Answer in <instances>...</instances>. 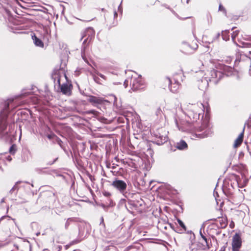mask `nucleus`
<instances>
[{"mask_svg":"<svg viewBox=\"0 0 251 251\" xmlns=\"http://www.w3.org/2000/svg\"><path fill=\"white\" fill-rule=\"evenodd\" d=\"M175 122L179 130L182 131L192 130L194 132L191 136V138L193 139H195L196 138H204L210 136L212 133L209 120L207 118L204 119L201 126L195 127L194 129H192V125L190 123L182 120H178L176 117H175Z\"/></svg>","mask_w":251,"mask_h":251,"instance_id":"f257e3e1","label":"nucleus"},{"mask_svg":"<svg viewBox=\"0 0 251 251\" xmlns=\"http://www.w3.org/2000/svg\"><path fill=\"white\" fill-rule=\"evenodd\" d=\"M12 101V100H8L0 104V138L5 139H11V136L14 133L12 130V125L9 126L8 131H7L9 105Z\"/></svg>","mask_w":251,"mask_h":251,"instance_id":"f03ea898","label":"nucleus"},{"mask_svg":"<svg viewBox=\"0 0 251 251\" xmlns=\"http://www.w3.org/2000/svg\"><path fill=\"white\" fill-rule=\"evenodd\" d=\"M204 75V77H202L201 80L199 81V88L202 91H204L208 88L209 82L216 84L222 78V73L217 72L214 69L208 70Z\"/></svg>","mask_w":251,"mask_h":251,"instance_id":"7ed1b4c3","label":"nucleus"},{"mask_svg":"<svg viewBox=\"0 0 251 251\" xmlns=\"http://www.w3.org/2000/svg\"><path fill=\"white\" fill-rule=\"evenodd\" d=\"M54 81L58 84L60 92L66 96H71L72 94V84L69 82L67 77L62 71H57L52 75Z\"/></svg>","mask_w":251,"mask_h":251,"instance_id":"20e7f679","label":"nucleus"},{"mask_svg":"<svg viewBox=\"0 0 251 251\" xmlns=\"http://www.w3.org/2000/svg\"><path fill=\"white\" fill-rule=\"evenodd\" d=\"M187 115L191 120L192 123L196 122L200 118V114L204 112V106L201 102L191 104L187 105Z\"/></svg>","mask_w":251,"mask_h":251,"instance_id":"39448f33","label":"nucleus"},{"mask_svg":"<svg viewBox=\"0 0 251 251\" xmlns=\"http://www.w3.org/2000/svg\"><path fill=\"white\" fill-rule=\"evenodd\" d=\"M94 36L95 31L93 28L90 27L86 28L84 31L81 32L80 41H81L83 40L81 46V54L82 58L84 60H85L84 58L85 50L92 39L94 38Z\"/></svg>","mask_w":251,"mask_h":251,"instance_id":"423d86ee","label":"nucleus"},{"mask_svg":"<svg viewBox=\"0 0 251 251\" xmlns=\"http://www.w3.org/2000/svg\"><path fill=\"white\" fill-rule=\"evenodd\" d=\"M168 131L164 128H160L154 130L151 135L155 138L154 142L158 145H161L168 141Z\"/></svg>","mask_w":251,"mask_h":251,"instance_id":"0eeeda50","label":"nucleus"},{"mask_svg":"<svg viewBox=\"0 0 251 251\" xmlns=\"http://www.w3.org/2000/svg\"><path fill=\"white\" fill-rule=\"evenodd\" d=\"M235 64H240L241 66L250 67L249 74L251 75V58L244 54L237 56L234 61Z\"/></svg>","mask_w":251,"mask_h":251,"instance_id":"6e6552de","label":"nucleus"},{"mask_svg":"<svg viewBox=\"0 0 251 251\" xmlns=\"http://www.w3.org/2000/svg\"><path fill=\"white\" fill-rule=\"evenodd\" d=\"M111 185L114 189L124 195L126 192V190L127 185L126 182L123 180L116 177L114 178Z\"/></svg>","mask_w":251,"mask_h":251,"instance_id":"1a4fd4ad","label":"nucleus"},{"mask_svg":"<svg viewBox=\"0 0 251 251\" xmlns=\"http://www.w3.org/2000/svg\"><path fill=\"white\" fill-rule=\"evenodd\" d=\"M130 86L133 91L140 90L143 88V82L141 76H133L130 78Z\"/></svg>","mask_w":251,"mask_h":251,"instance_id":"9d476101","label":"nucleus"},{"mask_svg":"<svg viewBox=\"0 0 251 251\" xmlns=\"http://www.w3.org/2000/svg\"><path fill=\"white\" fill-rule=\"evenodd\" d=\"M216 71L218 72H221L222 73V77L224 75H226V76H229L232 75L234 68L231 66H228L227 65H225L223 63L219 64L217 67H216ZM216 70V69H215Z\"/></svg>","mask_w":251,"mask_h":251,"instance_id":"9b49d317","label":"nucleus"},{"mask_svg":"<svg viewBox=\"0 0 251 251\" xmlns=\"http://www.w3.org/2000/svg\"><path fill=\"white\" fill-rule=\"evenodd\" d=\"M137 196V194L127 192H126L124 194L125 197L127 199V204L128 205L129 208L132 209V208H135L136 209L138 208L139 201L137 200H133L131 199L132 198H133L134 197Z\"/></svg>","mask_w":251,"mask_h":251,"instance_id":"f8f14e48","label":"nucleus"},{"mask_svg":"<svg viewBox=\"0 0 251 251\" xmlns=\"http://www.w3.org/2000/svg\"><path fill=\"white\" fill-rule=\"evenodd\" d=\"M232 246L233 251H239L241 246V239L240 235L237 233L233 237Z\"/></svg>","mask_w":251,"mask_h":251,"instance_id":"ddd939ff","label":"nucleus"},{"mask_svg":"<svg viewBox=\"0 0 251 251\" xmlns=\"http://www.w3.org/2000/svg\"><path fill=\"white\" fill-rule=\"evenodd\" d=\"M168 81L169 83V89L171 92L174 93H176L180 86V83L176 78H173V80L168 78Z\"/></svg>","mask_w":251,"mask_h":251,"instance_id":"4468645a","label":"nucleus"},{"mask_svg":"<svg viewBox=\"0 0 251 251\" xmlns=\"http://www.w3.org/2000/svg\"><path fill=\"white\" fill-rule=\"evenodd\" d=\"M177 221L179 225V226L181 227V228H176V229H175L174 227H173L171 226V227L172 228L174 229V230L179 233H183L184 231L186 230V227L184 225V224L183 223V222L180 220L179 219H177Z\"/></svg>","mask_w":251,"mask_h":251,"instance_id":"2eb2a0df","label":"nucleus"},{"mask_svg":"<svg viewBox=\"0 0 251 251\" xmlns=\"http://www.w3.org/2000/svg\"><path fill=\"white\" fill-rule=\"evenodd\" d=\"M88 101L95 104H100L102 102L101 98L93 96H90L88 99Z\"/></svg>","mask_w":251,"mask_h":251,"instance_id":"dca6fc26","label":"nucleus"},{"mask_svg":"<svg viewBox=\"0 0 251 251\" xmlns=\"http://www.w3.org/2000/svg\"><path fill=\"white\" fill-rule=\"evenodd\" d=\"M32 39L33 41L34 44L36 46L43 48L44 47V43L41 40L37 38L35 34L32 35Z\"/></svg>","mask_w":251,"mask_h":251,"instance_id":"f3484780","label":"nucleus"},{"mask_svg":"<svg viewBox=\"0 0 251 251\" xmlns=\"http://www.w3.org/2000/svg\"><path fill=\"white\" fill-rule=\"evenodd\" d=\"M244 129L243 131L239 134L238 138L235 140L234 146V147H237L239 146L243 142L244 137Z\"/></svg>","mask_w":251,"mask_h":251,"instance_id":"a211bd4d","label":"nucleus"},{"mask_svg":"<svg viewBox=\"0 0 251 251\" xmlns=\"http://www.w3.org/2000/svg\"><path fill=\"white\" fill-rule=\"evenodd\" d=\"M76 222H77V219L76 218L71 217V218H68L66 220V222L65 223V225H64V228H65V230L68 229L69 227L72 224H73L74 223H75Z\"/></svg>","mask_w":251,"mask_h":251,"instance_id":"6ab92c4d","label":"nucleus"},{"mask_svg":"<svg viewBox=\"0 0 251 251\" xmlns=\"http://www.w3.org/2000/svg\"><path fill=\"white\" fill-rule=\"evenodd\" d=\"M176 147L177 149L180 150L186 149L188 147L187 143L184 140H181L177 143Z\"/></svg>","mask_w":251,"mask_h":251,"instance_id":"aec40b11","label":"nucleus"},{"mask_svg":"<svg viewBox=\"0 0 251 251\" xmlns=\"http://www.w3.org/2000/svg\"><path fill=\"white\" fill-rule=\"evenodd\" d=\"M200 234L205 243V245H203V246L202 247V249H210V247L208 245L206 238L203 235V234L201 232V229H200Z\"/></svg>","mask_w":251,"mask_h":251,"instance_id":"412c9836","label":"nucleus"},{"mask_svg":"<svg viewBox=\"0 0 251 251\" xmlns=\"http://www.w3.org/2000/svg\"><path fill=\"white\" fill-rule=\"evenodd\" d=\"M20 183V181H17L16 184L14 185V186L11 188V189L9 191V193L11 194H12L13 193H14L15 195H16L18 190L19 188L17 186V185Z\"/></svg>","mask_w":251,"mask_h":251,"instance_id":"4be33fe9","label":"nucleus"},{"mask_svg":"<svg viewBox=\"0 0 251 251\" xmlns=\"http://www.w3.org/2000/svg\"><path fill=\"white\" fill-rule=\"evenodd\" d=\"M229 31L228 30H225L223 31L222 32V38L224 40L227 41L229 39Z\"/></svg>","mask_w":251,"mask_h":251,"instance_id":"5701e85b","label":"nucleus"},{"mask_svg":"<svg viewBox=\"0 0 251 251\" xmlns=\"http://www.w3.org/2000/svg\"><path fill=\"white\" fill-rule=\"evenodd\" d=\"M232 57L231 56H229L224 57V58L222 60V63H225L227 64H230L232 62Z\"/></svg>","mask_w":251,"mask_h":251,"instance_id":"b1692460","label":"nucleus"},{"mask_svg":"<svg viewBox=\"0 0 251 251\" xmlns=\"http://www.w3.org/2000/svg\"><path fill=\"white\" fill-rule=\"evenodd\" d=\"M240 44H237L240 47L242 48H250L251 47V43H245L244 42L239 41Z\"/></svg>","mask_w":251,"mask_h":251,"instance_id":"393cba45","label":"nucleus"},{"mask_svg":"<svg viewBox=\"0 0 251 251\" xmlns=\"http://www.w3.org/2000/svg\"><path fill=\"white\" fill-rule=\"evenodd\" d=\"M219 222L222 228H224L226 226L227 223L226 219L221 218L219 220Z\"/></svg>","mask_w":251,"mask_h":251,"instance_id":"a878e982","label":"nucleus"},{"mask_svg":"<svg viewBox=\"0 0 251 251\" xmlns=\"http://www.w3.org/2000/svg\"><path fill=\"white\" fill-rule=\"evenodd\" d=\"M16 150V145L13 144L10 147L9 151L11 154H14L15 153Z\"/></svg>","mask_w":251,"mask_h":251,"instance_id":"bb28decb","label":"nucleus"},{"mask_svg":"<svg viewBox=\"0 0 251 251\" xmlns=\"http://www.w3.org/2000/svg\"><path fill=\"white\" fill-rule=\"evenodd\" d=\"M82 239H83V238H81V236L80 229H79V234H78V239L72 241V244H77V243L80 242L81 241H82Z\"/></svg>","mask_w":251,"mask_h":251,"instance_id":"cd10ccee","label":"nucleus"},{"mask_svg":"<svg viewBox=\"0 0 251 251\" xmlns=\"http://www.w3.org/2000/svg\"><path fill=\"white\" fill-rule=\"evenodd\" d=\"M93 77L94 80L98 84H101L102 83L100 81V78L94 75H93Z\"/></svg>","mask_w":251,"mask_h":251,"instance_id":"c85d7f7f","label":"nucleus"},{"mask_svg":"<svg viewBox=\"0 0 251 251\" xmlns=\"http://www.w3.org/2000/svg\"><path fill=\"white\" fill-rule=\"evenodd\" d=\"M105 251H119L117 248L114 246H109Z\"/></svg>","mask_w":251,"mask_h":251,"instance_id":"c756f323","label":"nucleus"},{"mask_svg":"<svg viewBox=\"0 0 251 251\" xmlns=\"http://www.w3.org/2000/svg\"><path fill=\"white\" fill-rule=\"evenodd\" d=\"M239 33L238 30H236L233 32V33L231 35V38L233 40V41L234 42V40L235 39L236 37L237 36V35Z\"/></svg>","mask_w":251,"mask_h":251,"instance_id":"7c9ffc66","label":"nucleus"},{"mask_svg":"<svg viewBox=\"0 0 251 251\" xmlns=\"http://www.w3.org/2000/svg\"><path fill=\"white\" fill-rule=\"evenodd\" d=\"M5 217H8L9 218V219H11L12 220H13L14 221V222L15 223L16 226H17V224L15 222V219H13V218H12L10 216H7V215H4V216H2L0 218V222L2 220H3Z\"/></svg>","mask_w":251,"mask_h":251,"instance_id":"2f4dec72","label":"nucleus"},{"mask_svg":"<svg viewBox=\"0 0 251 251\" xmlns=\"http://www.w3.org/2000/svg\"><path fill=\"white\" fill-rule=\"evenodd\" d=\"M95 74L96 75H98L100 76L102 79H103L104 80L106 79V76L105 75H102L101 73H99L97 71H95Z\"/></svg>","mask_w":251,"mask_h":251,"instance_id":"473e14b6","label":"nucleus"},{"mask_svg":"<svg viewBox=\"0 0 251 251\" xmlns=\"http://www.w3.org/2000/svg\"><path fill=\"white\" fill-rule=\"evenodd\" d=\"M219 10L223 11L225 14H226V9L222 6V5L221 4H220L219 5Z\"/></svg>","mask_w":251,"mask_h":251,"instance_id":"72a5a7b5","label":"nucleus"},{"mask_svg":"<svg viewBox=\"0 0 251 251\" xmlns=\"http://www.w3.org/2000/svg\"><path fill=\"white\" fill-rule=\"evenodd\" d=\"M203 245H205V243L204 244H203V243H200L199 242V243H198V248L199 250H207V249H202V247L203 246Z\"/></svg>","mask_w":251,"mask_h":251,"instance_id":"f704fd0d","label":"nucleus"},{"mask_svg":"<svg viewBox=\"0 0 251 251\" xmlns=\"http://www.w3.org/2000/svg\"><path fill=\"white\" fill-rule=\"evenodd\" d=\"M96 111L95 110H90L86 112L87 114H95Z\"/></svg>","mask_w":251,"mask_h":251,"instance_id":"c9c22d12","label":"nucleus"},{"mask_svg":"<svg viewBox=\"0 0 251 251\" xmlns=\"http://www.w3.org/2000/svg\"><path fill=\"white\" fill-rule=\"evenodd\" d=\"M54 136V134H48L47 135V137L49 139H51Z\"/></svg>","mask_w":251,"mask_h":251,"instance_id":"e433bc0d","label":"nucleus"},{"mask_svg":"<svg viewBox=\"0 0 251 251\" xmlns=\"http://www.w3.org/2000/svg\"><path fill=\"white\" fill-rule=\"evenodd\" d=\"M124 85L125 86V88L127 87L128 85V80H126L124 83Z\"/></svg>","mask_w":251,"mask_h":251,"instance_id":"4c0bfd02","label":"nucleus"},{"mask_svg":"<svg viewBox=\"0 0 251 251\" xmlns=\"http://www.w3.org/2000/svg\"><path fill=\"white\" fill-rule=\"evenodd\" d=\"M57 158H55L52 162H50L48 163V164L50 165L53 164L57 160Z\"/></svg>","mask_w":251,"mask_h":251,"instance_id":"58836bf2","label":"nucleus"},{"mask_svg":"<svg viewBox=\"0 0 251 251\" xmlns=\"http://www.w3.org/2000/svg\"><path fill=\"white\" fill-rule=\"evenodd\" d=\"M35 171L38 173H40L41 172H42V169H40V168H36L35 169Z\"/></svg>","mask_w":251,"mask_h":251,"instance_id":"ea45409f","label":"nucleus"},{"mask_svg":"<svg viewBox=\"0 0 251 251\" xmlns=\"http://www.w3.org/2000/svg\"><path fill=\"white\" fill-rule=\"evenodd\" d=\"M101 206L103 208V209L105 210H106V209L107 208V206L105 205L104 204H101Z\"/></svg>","mask_w":251,"mask_h":251,"instance_id":"a19ab883","label":"nucleus"},{"mask_svg":"<svg viewBox=\"0 0 251 251\" xmlns=\"http://www.w3.org/2000/svg\"><path fill=\"white\" fill-rule=\"evenodd\" d=\"M161 111L160 109H158L156 112V114L158 115L161 113Z\"/></svg>","mask_w":251,"mask_h":251,"instance_id":"79ce46f5","label":"nucleus"},{"mask_svg":"<svg viewBox=\"0 0 251 251\" xmlns=\"http://www.w3.org/2000/svg\"><path fill=\"white\" fill-rule=\"evenodd\" d=\"M104 195L105 196H109L110 194L109 192H106Z\"/></svg>","mask_w":251,"mask_h":251,"instance_id":"37998d69","label":"nucleus"},{"mask_svg":"<svg viewBox=\"0 0 251 251\" xmlns=\"http://www.w3.org/2000/svg\"><path fill=\"white\" fill-rule=\"evenodd\" d=\"M117 15H118L116 11H115L114 12V17L115 18L117 16Z\"/></svg>","mask_w":251,"mask_h":251,"instance_id":"c03bdc74","label":"nucleus"},{"mask_svg":"<svg viewBox=\"0 0 251 251\" xmlns=\"http://www.w3.org/2000/svg\"><path fill=\"white\" fill-rule=\"evenodd\" d=\"M7 159H8L9 161H11V159H12V158H11V157L10 156H9L7 157Z\"/></svg>","mask_w":251,"mask_h":251,"instance_id":"a18cd8bd","label":"nucleus"},{"mask_svg":"<svg viewBox=\"0 0 251 251\" xmlns=\"http://www.w3.org/2000/svg\"><path fill=\"white\" fill-rule=\"evenodd\" d=\"M129 247H128V248H126L124 250V251H129Z\"/></svg>","mask_w":251,"mask_h":251,"instance_id":"49530a36","label":"nucleus"},{"mask_svg":"<svg viewBox=\"0 0 251 251\" xmlns=\"http://www.w3.org/2000/svg\"><path fill=\"white\" fill-rule=\"evenodd\" d=\"M4 198H3L1 200V202H4Z\"/></svg>","mask_w":251,"mask_h":251,"instance_id":"de8ad7c7","label":"nucleus"},{"mask_svg":"<svg viewBox=\"0 0 251 251\" xmlns=\"http://www.w3.org/2000/svg\"><path fill=\"white\" fill-rule=\"evenodd\" d=\"M9 206H8L7 207V208H6V212H7V213L8 212V210H9Z\"/></svg>","mask_w":251,"mask_h":251,"instance_id":"09e8293b","label":"nucleus"},{"mask_svg":"<svg viewBox=\"0 0 251 251\" xmlns=\"http://www.w3.org/2000/svg\"><path fill=\"white\" fill-rule=\"evenodd\" d=\"M210 220H211V221H216V219L214 218V219H211Z\"/></svg>","mask_w":251,"mask_h":251,"instance_id":"8fccbe9b","label":"nucleus"},{"mask_svg":"<svg viewBox=\"0 0 251 251\" xmlns=\"http://www.w3.org/2000/svg\"><path fill=\"white\" fill-rule=\"evenodd\" d=\"M220 36V33H218L217 34V38H218Z\"/></svg>","mask_w":251,"mask_h":251,"instance_id":"3c124183","label":"nucleus"},{"mask_svg":"<svg viewBox=\"0 0 251 251\" xmlns=\"http://www.w3.org/2000/svg\"><path fill=\"white\" fill-rule=\"evenodd\" d=\"M215 193L216 194V195H218L217 193H216L215 191H214V195L215 196Z\"/></svg>","mask_w":251,"mask_h":251,"instance_id":"603ef678","label":"nucleus"},{"mask_svg":"<svg viewBox=\"0 0 251 251\" xmlns=\"http://www.w3.org/2000/svg\"><path fill=\"white\" fill-rule=\"evenodd\" d=\"M101 10H102V11H104L105 10H104V9L102 8Z\"/></svg>","mask_w":251,"mask_h":251,"instance_id":"864d4df0","label":"nucleus"},{"mask_svg":"<svg viewBox=\"0 0 251 251\" xmlns=\"http://www.w3.org/2000/svg\"><path fill=\"white\" fill-rule=\"evenodd\" d=\"M126 207L127 208H128L126 204Z\"/></svg>","mask_w":251,"mask_h":251,"instance_id":"5fc2aeb1","label":"nucleus"}]
</instances>
